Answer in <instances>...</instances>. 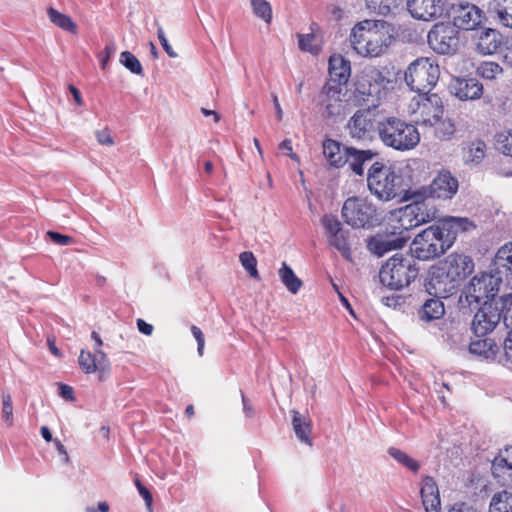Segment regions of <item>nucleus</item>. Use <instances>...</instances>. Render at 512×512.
I'll return each mask as SVG.
<instances>
[{"instance_id": "obj_1", "label": "nucleus", "mask_w": 512, "mask_h": 512, "mask_svg": "<svg viewBox=\"0 0 512 512\" xmlns=\"http://www.w3.org/2000/svg\"><path fill=\"white\" fill-rule=\"evenodd\" d=\"M367 187L371 194L382 201H389L396 197H403L405 200H412L401 210L400 223L405 230L416 227L429 220L426 212L425 199L427 191L417 190L408 195L403 187V177L392 165L375 160L367 171Z\"/></svg>"}, {"instance_id": "obj_2", "label": "nucleus", "mask_w": 512, "mask_h": 512, "mask_svg": "<svg viewBox=\"0 0 512 512\" xmlns=\"http://www.w3.org/2000/svg\"><path fill=\"white\" fill-rule=\"evenodd\" d=\"M468 218L450 217L438 224L431 225L418 233L411 245L414 259L428 261L444 254L455 242L459 232L474 228Z\"/></svg>"}, {"instance_id": "obj_3", "label": "nucleus", "mask_w": 512, "mask_h": 512, "mask_svg": "<svg viewBox=\"0 0 512 512\" xmlns=\"http://www.w3.org/2000/svg\"><path fill=\"white\" fill-rule=\"evenodd\" d=\"M394 29L384 20L366 19L351 29L349 41L357 54L363 57L383 55L395 40Z\"/></svg>"}, {"instance_id": "obj_4", "label": "nucleus", "mask_w": 512, "mask_h": 512, "mask_svg": "<svg viewBox=\"0 0 512 512\" xmlns=\"http://www.w3.org/2000/svg\"><path fill=\"white\" fill-rule=\"evenodd\" d=\"M391 80L379 69H364L356 79L351 101L355 106L377 108L386 96Z\"/></svg>"}, {"instance_id": "obj_5", "label": "nucleus", "mask_w": 512, "mask_h": 512, "mask_svg": "<svg viewBox=\"0 0 512 512\" xmlns=\"http://www.w3.org/2000/svg\"><path fill=\"white\" fill-rule=\"evenodd\" d=\"M419 273L415 259L410 254L396 253L382 265L380 282L390 289L399 290L413 282Z\"/></svg>"}, {"instance_id": "obj_6", "label": "nucleus", "mask_w": 512, "mask_h": 512, "mask_svg": "<svg viewBox=\"0 0 512 512\" xmlns=\"http://www.w3.org/2000/svg\"><path fill=\"white\" fill-rule=\"evenodd\" d=\"M501 283V277L494 275L491 271L473 276L461 291L459 297L461 308H471L472 305L478 307L482 304H490L493 301H497L495 296L499 291Z\"/></svg>"}, {"instance_id": "obj_7", "label": "nucleus", "mask_w": 512, "mask_h": 512, "mask_svg": "<svg viewBox=\"0 0 512 512\" xmlns=\"http://www.w3.org/2000/svg\"><path fill=\"white\" fill-rule=\"evenodd\" d=\"M378 135L384 145L398 151L411 150L420 142L417 128L396 117H387L378 125Z\"/></svg>"}, {"instance_id": "obj_8", "label": "nucleus", "mask_w": 512, "mask_h": 512, "mask_svg": "<svg viewBox=\"0 0 512 512\" xmlns=\"http://www.w3.org/2000/svg\"><path fill=\"white\" fill-rule=\"evenodd\" d=\"M471 329L477 337H484L492 332L500 320L512 313V293L501 296L490 304L479 305Z\"/></svg>"}, {"instance_id": "obj_9", "label": "nucleus", "mask_w": 512, "mask_h": 512, "mask_svg": "<svg viewBox=\"0 0 512 512\" xmlns=\"http://www.w3.org/2000/svg\"><path fill=\"white\" fill-rule=\"evenodd\" d=\"M341 215L346 224L357 229H368L381 221V214L372 201L359 196H352L344 201Z\"/></svg>"}, {"instance_id": "obj_10", "label": "nucleus", "mask_w": 512, "mask_h": 512, "mask_svg": "<svg viewBox=\"0 0 512 512\" xmlns=\"http://www.w3.org/2000/svg\"><path fill=\"white\" fill-rule=\"evenodd\" d=\"M439 76L438 64L430 58L420 57L409 64L404 74V80L412 91L426 94L437 84Z\"/></svg>"}, {"instance_id": "obj_11", "label": "nucleus", "mask_w": 512, "mask_h": 512, "mask_svg": "<svg viewBox=\"0 0 512 512\" xmlns=\"http://www.w3.org/2000/svg\"><path fill=\"white\" fill-rule=\"evenodd\" d=\"M427 43L437 54L454 55L460 45L459 31L451 23H435L427 34Z\"/></svg>"}, {"instance_id": "obj_12", "label": "nucleus", "mask_w": 512, "mask_h": 512, "mask_svg": "<svg viewBox=\"0 0 512 512\" xmlns=\"http://www.w3.org/2000/svg\"><path fill=\"white\" fill-rule=\"evenodd\" d=\"M382 120L378 119L376 108L363 107L357 110L348 120L346 129L352 139L370 141L375 133H378V125Z\"/></svg>"}, {"instance_id": "obj_13", "label": "nucleus", "mask_w": 512, "mask_h": 512, "mask_svg": "<svg viewBox=\"0 0 512 512\" xmlns=\"http://www.w3.org/2000/svg\"><path fill=\"white\" fill-rule=\"evenodd\" d=\"M346 87L339 84L325 83L319 95L320 105L323 108L322 115L327 119L336 121L346 114L348 100L346 99Z\"/></svg>"}, {"instance_id": "obj_14", "label": "nucleus", "mask_w": 512, "mask_h": 512, "mask_svg": "<svg viewBox=\"0 0 512 512\" xmlns=\"http://www.w3.org/2000/svg\"><path fill=\"white\" fill-rule=\"evenodd\" d=\"M415 120L423 126H434L444 113L443 101L437 94H419L411 103Z\"/></svg>"}, {"instance_id": "obj_15", "label": "nucleus", "mask_w": 512, "mask_h": 512, "mask_svg": "<svg viewBox=\"0 0 512 512\" xmlns=\"http://www.w3.org/2000/svg\"><path fill=\"white\" fill-rule=\"evenodd\" d=\"M448 15L452 19L451 24L457 30H474L484 20V13L479 7L462 1L451 4Z\"/></svg>"}, {"instance_id": "obj_16", "label": "nucleus", "mask_w": 512, "mask_h": 512, "mask_svg": "<svg viewBox=\"0 0 512 512\" xmlns=\"http://www.w3.org/2000/svg\"><path fill=\"white\" fill-rule=\"evenodd\" d=\"M459 284L452 276L438 263L429 270L428 281L426 283V291L429 295H437L440 297H448L453 294Z\"/></svg>"}, {"instance_id": "obj_17", "label": "nucleus", "mask_w": 512, "mask_h": 512, "mask_svg": "<svg viewBox=\"0 0 512 512\" xmlns=\"http://www.w3.org/2000/svg\"><path fill=\"white\" fill-rule=\"evenodd\" d=\"M407 9L414 19L434 21L447 13L446 0H407Z\"/></svg>"}, {"instance_id": "obj_18", "label": "nucleus", "mask_w": 512, "mask_h": 512, "mask_svg": "<svg viewBox=\"0 0 512 512\" xmlns=\"http://www.w3.org/2000/svg\"><path fill=\"white\" fill-rule=\"evenodd\" d=\"M448 89L460 101L478 100L484 92L483 84L473 77H453Z\"/></svg>"}, {"instance_id": "obj_19", "label": "nucleus", "mask_w": 512, "mask_h": 512, "mask_svg": "<svg viewBox=\"0 0 512 512\" xmlns=\"http://www.w3.org/2000/svg\"><path fill=\"white\" fill-rule=\"evenodd\" d=\"M439 263L459 285L474 270L473 259L465 254L451 253Z\"/></svg>"}, {"instance_id": "obj_20", "label": "nucleus", "mask_w": 512, "mask_h": 512, "mask_svg": "<svg viewBox=\"0 0 512 512\" xmlns=\"http://www.w3.org/2000/svg\"><path fill=\"white\" fill-rule=\"evenodd\" d=\"M491 472L501 486L512 485V446L501 450L494 458Z\"/></svg>"}, {"instance_id": "obj_21", "label": "nucleus", "mask_w": 512, "mask_h": 512, "mask_svg": "<svg viewBox=\"0 0 512 512\" xmlns=\"http://www.w3.org/2000/svg\"><path fill=\"white\" fill-rule=\"evenodd\" d=\"M458 190V180L449 171H441L428 187L432 198L451 199Z\"/></svg>"}, {"instance_id": "obj_22", "label": "nucleus", "mask_w": 512, "mask_h": 512, "mask_svg": "<svg viewBox=\"0 0 512 512\" xmlns=\"http://www.w3.org/2000/svg\"><path fill=\"white\" fill-rule=\"evenodd\" d=\"M378 153L371 149H358L353 146L349 147L347 154V162L350 171L359 177L365 174V166L372 164L377 158Z\"/></svg>"}, {"instance_id": "obj_23", "label": "nucleus", "mask_w": 512, "mask_h": 512, "mask_svg": "<svg viewBox=\"0 0 512 512\" xmlns=\"http://www.w3.org/2000/svg\"><path fill=\"white\" fill-rule=\"evenodd\" d=\"M407 241L405 236H395L377 234L368 241V249L377 256H383L385 253L402 248Z\"/></svg>"}, {"instance_id": "obj_24", "label": "nucleus", "mask_w": 512, "mask_h": 512, "mask_svg": "<svg viewBox=\"0 0 512 512\" xmlns=\"http://www.w3.org/2000/svg\"><path fill=\"white\" fill-rule=\"evenodd\" d=\"M351 75L350 61L342 55H332L329 59V80L326 83L339 84L346 87Z\"/></svg>"}, {"instance_id": "obj_25", "label": "nucleus", "mask_w": 512, "mask_h": 512, "mask_svg": "<svg viewBox=\"0 0 512 512\" xmlns=\"http://www.w3.org/2000/svg\"><path fill=\"white\" fill-rule=\"evenodd\" d=\"M322 147L323 154L330 166L341 168L346 165L348 149L350 146L343 145L339 141L327 138L323 141Z\"/></svg>"}, {"instance_id": "obj_26", "label": "nucleus", "mask_w": 512, "mask_h": 512, "mask_svg": "<svg viewBox=\"0 0 512 512\" xmlns=\"http://www.w3.org/2000/svg\"><path fill=\"white\" fill-rule=\"evenodd\" d=\"M442 298L443 297L433 295V297L425 299L417 312L419 320L428 323L442 318L445 314Z\"/></svg>"}, {"instance_id": "obj_27", "label": "nucleus", "mask_w": 512, "mask_h": 512, "mask_svg": "<svg viewBox=\"0 0 512 512\" xmlns=\"http://www.w3.org/2000/svg\"><path fill=\"white\" fill-rule=\"evenodd\" d=\"M501 45V35L494 29L487 28L480 32L476 40V51L482 55L495 53Z\"/></svg>"}, {"instance_id": "obj_28", "label": "nucleus", "mask_w": 512, "mask_h": 512, "mask_svg": "<svg viewBox=\"0 0 512 512\" xmlns=\"http://www.w3.org/2000/svg\"><path fill=\"white\" fill-rule=\"evenodd\" d=\"M491 272L499 275L501 282L503 276L512 275V246L504 245L497 251L491 265Z\"/></svg>"}, {"instance_id": "obj_29", "label": "nucleus", "mask_w": 512, "mask_h": 512, "mask_svg": "<svg viewBox=\"0 0 512 512\" xmlns=\"http://www.w3.org/2000/svg\"><path fill=\"white\" fill-rule=\"evenodd\" d=\"M291 413L293 415L292 426L296 437L300 442L312 446L310 420L303 417L298 411L293 410Z\"/></svg>"}, {"instance_id": "obj_30", "label": "nucleus", "mask_w": 512, "mask_h": 512, "mask_svg": "<svg viewBox=\"0 0 512 512\" xmlns=\"http://www.w3.org/2000/svg\"><path fill=\"white\" fill-rule=\"evenodd\" d=\"M471 354L486 360H493L497 353V346L493 340L484 338L472 341L469 345Z\"/></svg>"}, {"instance_id": "obj_31", "label": "nucleus", "mask_w": 512, "mask_h": 512, "mask_svg": "<svg viewBox=\"0 0 512 512\" xmlns=\"http://www.w3.org/2000/svg\"><path fill=\"white\" fill-rule=\"evenodd\" d=\"M279 277L287 290L292 294L298 293L302 287V281L296 276L292 268L286 262H283L279 269Z\"/></svg>"}, {"instance_id": "obj_32", "label": "nucleus", "mask_w": 512, "mask_h": 512, "mask_svg": "<svg viewBox=\"0 0 512 512\" xmlns=\"http://www.w3.org/2000/svg\"><path fill=\"white\" fill-rule=\"evenodd\" d=\"M328 241L329 244L334 247L345 260H352V252L349 244V230L343 229Z\"/></svg>"}, {"instance_id": "obj_33", "label": "nucleus", "mask_w": 512, "mask_h": 512, "mask_svg": "<svg viewBox=\"0 0 512 512\" xmlns=\"http://www.w3.org/2000/svg\"><path fill=\"white\" fill-rule=\"evenodd\" d=\"M47 14L49 20L54 25L73 34L77 32V25L70 16L63 14L52 7L47 9Z\"/></svg>"}, {"instance_id": "obj_34", "label": "nucleus", "mask_w": 512, "mask_h": 512, "mask_svg": "<svg viewBox=\"0 0 512 512\" xmlns=\"http://www.w3.org/2000/svg\"><path fill=\"white\" fill-rule=\"evenodd\" d=\"M486 145L483 141L471 142L464 148V161L466 164H479L485 157Z\"/></svg>"}, {"instance_id": "obj_35", "label": "nucleus", "mask_w": 512, "mask_h": 512, "mask_svg": "<svg viewBox=\"0 0 512 512\" xmlns=\"http://www.w3.org/2000/svg\"><path fill=\"white\" fill-rule=\"evenodd\" d=\"M490 512H512V493L502 491L496 493L490 502Z\"/></svg>"}, {"instance_id": "obj_36", "label": "nucleus", "mask_w": 512, "mask_h": 512, "mask_svg": "<svg viewBox=\"0 0 512 512\" xmlns=\"http://www.w3.org/2000/svg\"><path fill=\"white\" fill-rule=\"evenodd\" d=\"M387 452L393 459H395L398 463L402 464L407 469L413 472H417L419 470V462L411 458L404 451L395 447H390Z\"/></svg>"}, {"instance_id": "obj_37", "label": "nucleus", "mask_w": 512, "mask_h": 512, "mask_svg": "<svg viewBox=\"0 0 512 512\" xmlns=\"http://www.w3.org/2000/svg\"><path fill=\"white\" fill-rule=\"evenodd\" d=\"M314 27H317L316 23L311 24V30L314 31ZM316 36L313 32L308 34H298V46L300 50L309 52L311 54H318L320 51L319 45L315 44Z\"/></svg>"}, {"instance_id": "obj_38", "label": "nucleus", "mask_w": 512, "mask_h": 512, "mask_svg": "<svg viewBox=\"0 0 512 512\" xmlns=\"http://www.w3.org/2000/svg\"><path fill=\"white\" fill-rule=\"evenodd\" d=\"M503 72L502 67L496 62H482L476 68V75L485 79L493 80Z\"/></svg>"}, {"instance_id": "obj_39", "label": "nucleus", "mask_w": 512, "mask_h": 512, "mask_svg": "<svg viewBox=\"0 0 512 512\" xmlns=\"http://www.w3.org/2000/svg\"><path fill=\"white\" fill-rule=\"evenodd\" d=\"M496 14L503 26L512 28V0H500L497 4Z\"/></svg>"}, {"instance_id": "obj_40", "label": "nucleus", "mask_w": 512, "mask_h": 512, "mask_svg": "<svg viewBox=\"0 0 512 512\" xmlns=\"http://www.w3.org/2000/svg\"><path fill=\"white\" fill-rule=\"evenodd\" d=\"M495 146L502 154L512 157V130L497 133Z\"/></svg>"}, {"instance_id": "obj_41", "label": "nucleus", "mask_w": 512, "mask_h": 512, "mask_svg": "<svg viewBox=\"0 0 512 512\" xmlns=\"http://www.w3.org/2000/svg\"><path fill=\"white\" fill-rule=\"evenodd\" d=\"M119 61L131 73H134L136 75H143V68L140 61L131 52L123 51L120 54Z\"/></svg>"}, {"instance_id": "obj_42", "label": "nucleus", "mask_w": 512, "mask_h": 512, "mask_svg": "<svg viewBox=\"0 0 512 512\" xmlns=\"http://www.w3.org/2000/svg\"><path fill=\"white\" fill-rule=\"evenodd\" d=\"M321 222L325 229L328 240L344 229L339 219L332 214H325L322 217Z\"/></svg>"}, {"instance_id": "obj_43", "label": "nucleus", "mask_w": 512, "mask_h": 512, "mask_svg": "<svg viewBox=\"0 0 512 512\" xmlns=\"http://www.w3.org/2000/svg\"><path fill=\"white\" fill-rule=\"evenodd\" d=\"M251 5L254 14L263 19L267 24L271 23L272 20V8L266 0H251Z\"/></svg>"}, {"instance_id": "obj_44", "label": "nucleus", "mask_w": 512, "mask_h": 512, "mask_svg": "<svg viewBox=\"0 0 512 512\" xmlns=\"http://www.w3.org/2000/svg\"><path fill=\"white\" fill-rule=\"evenodd\" d=\"M434 126L436 136L440 140H449L455 133V125L450 119L440 118Z\"/></svg>"}, {"instance_id": "obj_45", "label": "nucleus", "mask_w": 512, "mask_h": 512, "mask_svg": "<svg viewBox=\"0 0 512 512\" xmlns=\"http://www.w3.org/2000/svg\"><path fill=\"white\" fill-rule=\"evenodd\" d=\"M239 260L244 267V269L249 273V275L254 278H259V273L257 270V260L254 254L250 251H244L240 254Z\"/></svg>"}, {"instance_id": "obj_46", "label": "nucleus", "mask_w": 512, "mask_h": 512, "mask_svg": "<svg viewBox=\"0 0 512 512\" xmlns=\"http://www.w3.org/2000/svg\"><path fill=\"white\" fill-rule=\"evenodd\" d=\"M78 363L81 369L87 374L94 373L98 370L96 356L89 351L81 350Z\"/></svg>"}, {"instance_id": "obj_47", "label": "nucleus", "mask_w": 512, "mask_h": 512, "mask_svg": "<svg viewBox=\"0 0 512 512\" xmlns=\"http://www.w3.org/2000/svg\"><path fill=\"white\" fill-rule=\"evenodd\" d=\"M2 404V418L9 426H11L13 424V407L12 398L9 393L2 394Z\"/></svg>"}, {"instance_id": "obj_48", "label": "nucleus", "mask_w": 512, "mask_h": 512, "mask_svg": "<svg viewBox=\"0 0 512 512\" xmlns=\"http://www.w3.org/2000/svg\"><path fill=\"white\" fill-rule=\"evenodd\" d=\"M422 504L426 512H440L441 500L439 492L434 493L431 496L422 497Z\"/></svg>"}, {"instance_id": "obj_49", "label": "nucleus", "mask_w": 512, "mask_h": 512, "mask_svg": "<svg viewBox=\"0 0 512 512\" xmlns=\"http://www.w3.org/2000/svg\"><path fill=\"white\" fill-rule=\"evenodd\" d=\"M439 492L436 481L431 476H424L422 478V485L420 489L421 498L431 496Z\"/></svg>"}, {"instance_id": "obj_50", "label": "nucleus", "mask_w": 512, "mask_h": 512, "mask_svg": "<svg viewBox=\"0 0 512 512\" xmlns=\"http://www.w3.org/2000/svg\"><path fill=\"white\" fill-rule=\"evenodd\" d=\"M46 235L53 243L61 246H67L74 242V239L72 237L68 235H63L55 231H47Z\"/></svg>"}, {"instance_id": "obj_51", "label": "nucleus", "mask_w": 512, "mask_h": 512, "mask_svg": "<svg viewBox=\"0 0 512 512\" xmlns=\"http://www.w3.org/2000/svg\"><path fill=\"white\" fill-rule=\"evenodd\" d=\"M157 36H158V39H159L163 49L165 50V52L172 58L177 57V53L173 50L172 46L169 44L162 27H158Z\"/></svg>"}, {"instance_id": "obj_52", "label": "nucleus", "mask_w": 512, "mask_h": 512, "mask_svg": "<svg viewBox=\"0 0 512 512\" xmlns=\"http://www.w3.org/2000/svg\"><path fill=\"white\" fill-rule=\"evenodd\" d=\"M191 333L197 341V351L200 356L203 355V349L205 344L204 334L201 329L195 325L191 326Z\"/></svg>"}, {"instance_id": "obj_53", "label": "nucleus", "mask_w": 512, "mask_h": 512, "mask_svg": "<svg viewBox=\"0 0 512 512\" xmlns=\"http://www.w3.org/2000/svg\"><path fill=\"white\" fill-rule=\"evenodd\" d=\"M97 141L102 145H113L114 141L108 128L96 132Z\"/></svg>"}, {"instance_id": "obj_54", "label": "nucleus", "mask_w": 512, "mask_h": 512, "mask_svg": "<svg viewBox=\"0 0 512 512\" xmlns=\"http://www.w3.org/2000/svg\"><path fill=\"white\" fill-rule=\"evenodd\" d=\"M135 485L138 489L139 494L143 497L146 505L150 507L153 500L150 491L145 486H143L140 480L138 479H136Z\"/></svg>"}, {"instance_id": "obj_55", "label": "nucleus", "mask_w": 512, "mask_h": 512, "mask_svg": "<svg viewBox=\"0 0 512 512\" xmlns=\"http://www.w3.org/2000/svg\"><path fill=\"white\" fill-rule=\"evenodd\" d=\"M327 12L330 15L331 19L335 21H340L344 17V10L338 5H328Z\"/></svg>"}, {"instance_id": "obj_56", "label": "nucleus", "mask_w": 512, "mask_h": 512, "mask_svg": "<svg viewBox=\"0 0 512 512\" xmlns=\"http://www.w3.org/2000/svg\"><path fill=\"white\" fill-rule=\"evenodd\" d=\"M96 363L98 364V370L105 371L108 367L106 354L100 349L95 348Z\"/></svg>"}, {"instance_id": "obj_57", "label": "nucleus", "mask_w": 512, "mask_h": 512, "mask_svg": "<svg viewBox=\"0 0 512 512\" xmlns=\"http://www.w3.org/2000/svg\"><path fill=\"white\" fill-rule=\"evenodd\" d=\"M504 61L512 66V37L505 42V46L501 50Z\"/></svg>"}, {"instance_id": "obj_58", "label": "nucleus", "mask_w": 512, "mask_h": 512, "mask_svg": "<svg viewBox=\"0 0 512 512\" xmlns=\"http://www.w3.org/2000/svg\"><path fill=\"white\" fill-rule=\"evenodd\" d=\"M241 399L243 404V412L247 418H251L254 416V408L251 404L250 400L244 395L241 391Z\"/></svg>"}, {"instance_id": "obj_59", "label": "nucleus", "mask_w": 512, "mask_h": 512, "mask_svg": "<svg viewBox=\"0 0 512 512\" xmlns=\"http://www.w3.org/2000/svg\"><path fill=\"white\" fill-rule=\"evenodd\" d=\"M54 444H55L57 452L59 453L60 456H62V462L64 464H68L70 462V457L68 455V452H67L65 446L57 438L54 439Z\"/></svg>"}, {"instance_id": "obj_60", "label": "nucleus", "mask_w": 512, "mask_h": 512, "mask_svg": "<svg viewBox=\"0 0 512 512\" xmlns=\"http://www.w3.org/2000/svg\"><path fill=\"white\" fill-rule=\"evenodd\" d=\"M59 394L66 400L74 399V390L71 386L66 384H59Z\"/></svg>"}, {"instance_id": "obj_61", "label": "nucleus", "mask_w": 512, "mask_h": 512, "mask_svg": "<svg viewBox=\"0 0 512 512\" xmlns=\"http://www.w3.org/2000/svg\"><path fill=\"white\" fill-rule=\"evenodd\" d=\"M137 328L142 334L147 336L151 335L153 332V326L143 319H137Z\"/></svg>"}, {"instance_id": "obj_62", "label": "nucleus", "mask_w": 512, "mask_h": 512, "mask_svg": "<svg viewBox=\"0 0 512 512\" xmlns=\"http://www.w3.org/2000/svg\"><path fill=\"white\" fill-rule=\"evenodd\" d=\"M503 358L505 360V363L512 364V340L511 339H505V341H504Z\"/></svg>"}, {"instance_id": "obj_63", "label": "nucleus", "mask_w": 512, "mask_h": 512, "mask_svg": "<svg viewBox=\"0 0 512 512\" xmlns=\"http://www.w3.org/2000/svg\"><path fill=\"white\" fill-rule=\"evenodd\" d=\"M279 148L283 151H289V156L292 158V159H297V155L292 153V142L291 140L289 139H285L283 140L280 145H279Z\"/></svg>"}, {"instance_id": "obj_64", "label": "nucleus", "mask_w": 512, "mask_h": 512, "mask_svg": "<svg viewBox=\"0 0 512 512\" xmlns=\"http://www.w3.org/2000/svg\"><path fill=\"white\" fill-rule=\"evenodd\" d=\"M448 512H476L472 507L465 503L455 504Z\"/></svg>"}]
</instances>
